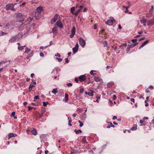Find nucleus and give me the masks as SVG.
Masks as SVG:
<instances>
[{
	"label": "nucleus",
	"mask_w": 154,
	"mask_h": 154,
	"mask_svg": "<svg viewBox=\"0 0 154 154\" xmlns=\"http://www.w3.org/2000/svg\"><path fill=\"white\" fill-rule=\"evenodd\" d=\"M14 25L13 22H11L10 23H8L6 25L5 27L7 29L10 31L13 29Z\"/></svg>",
	"instance_id": "1"
},
{
	"label": "nucleus",
	"mask_w": 154,
	"mask_h": 154,
	"mask_svg": "<svg viewBox=\"0 0 154 154\" xmlns=\"http://www.w3.org/2000/svg\"><path fill=\"white\" fill-rule=\"evenodd\" d=\"M42 9V8L41 7H38L36 9L35 11V16L36 19H38V17L40 15Z\"/></svg>",
	"instance_id": "2"
},
{
	"label": "nucleus",
	"mask_w": 154,
	"mask_h": 154,
	"mask_svg": "<svg viewBox=\"0 0 154 154\" xmlns=\"http://www.w3.org/2000/svg\"><path fill=\"white\" fill-rule=\"evenodd\" d=\"M115 22V20L112 17L110 18V19L108 20L106 22V23L108 25L111 26Z\"/></svg>",
	"instance_id": "3"
},
{
	"label": "nucleus",
	"mask_w": 154,
	"mask_h": 154,
	"mask_svg": "<svg viewBox=\"0 0 154 154\" xmlns=\"http://www.w3.org/2000/svg\"><path fill=\"white\" fill-rule=\"evenodd\" d=\"M19 39L17 35L13 36L9 40V42L10 43H12L15 42L16 41H18Z\"/></svg>",
	"instance_id": "4"
},
{
	"label": "nucleus",
	"mask_w": 154,
	"mask_h": 154,
	"mask_svg": "<svg viewBox=\"0 0 154 154\" xmlns=\"http://www.w3.org/2000/svg\"><path fill=\"white\" fill-rule=\"evenodd\" d=\"M79 42L80 45L83 47L84 48L85 45V42L83 40L82 37H80L79 39Z\"/></svg>",
	"instance_id": "5"
},
{
	"label": "nucleus",
	"mask_w": 154,
	"mask_h": 154,
	"mask_svg": "<svg viewBox=\"0 0 154 154\" xmlns=\"http://www.w3.org/2000/svg\"><path fill=\"white\" fill-rule=\"evenodd\" d=\"M58 15L57 14H56L54 17L51 20V24H52L55 22V21L58 19Z\"/></svg>",
	"instance_id": "6"
},
{
	"label": "nucleus",
	"mask_w": 154,
	"mask_h": 154,
	"mask_svg": "<svg viewBox=\"0 0 154 154\" xmlns=\"http://www.w3.org/2000/svg\"><path fill=\"white\" fill-rule=\"evenodd\" d=\"M71 34L70 36V37L71 38H72V37H73L74 36V35L75 34V28L74 26H73V27L72 28V29L71 30Z\"/></svg>",
	"instance_id": "7"
},
{
	"label": "nucleus",
	"mask_w": 154,
	"mask_h": 154,
	"mask_svg": "<svg viewBox=\"0 0 154 154\" xmlns=\"http://www.w3.org/2000/svg\"><path fill=\"white\" fill-rule=\"evenodd\" d=\"M154 24V17L148 21L147 22L148 26H152Z\"/></svg>",
	"instance_id": "8"
},
{
	"label": "nucleus",
	"mask_w": 154,
	"mask_h": 154,
	"mask_svg": "<svg viewBox=\"0 0 154 154\" xmlns=\"http://www.w3.org/2000/svg\"><path fill=\"white\" fill-rule=\"evenodd\" d=\"M56 24L60 28H62L63 27V25L61 22L60 19L56 23Z\"/></svg>",
	"instance_id": "9"
},
{
	"label": "nucleus",
	"mask_w": 154,
	"mask_h": 154,
	"mask_svg": "<svg viewBox=\"0 0 154 154\" xmlns=\"http://www.w3.org/2000/svg\"><path fill=\"white\" fill-rule=\"evenodd\" d=\"M26 27V25L24 23H22L19 26V28L21 30H23Z\"/></svg>",
	"instance_id": "10"
},
{
	"label": "nucleus",
	"mask_w": 154,
	"mask_h": 154,
	"mask_svg": "<svg viewBox=\"0 0 154 154\" xmlns=\"http://www.w3.org/2000/svg\"><path fill=\"white\" fill-rule=\"evenodd\" d=\"M58 30V28L57 26H54L52 29L51 33H53V34L55 35L56 33V32Z\"/></svg>",
	"instance_id": "11"
},
{
	"label": "nucleus",
	"mask_w": 154,
	"mask_h": 154,
	"mask_svg": "<svg viewBox=\"0 0 154 154\" xmlns=\"http://www.w3.org/2000/svg\"><path fill=\"white\" fill-rule=\"evenodd\" d=\"M86 77L84 75H82L79 77V80L81 82L84 81V80L86 79Z\"/></svg>",
	"instance_id": "12"
},
{
	"label": "nucleus",
	"mask_w": 154,
	"mask_h": 154,
	"mask_svg": "<svg viewBox=\"0 0 154 154\" xmlns=\"http://www.w3.org/2000/svg\"><path fill=\"white\" fill-rule=\"evenodd\" d=\"M149 42V40H146L139 48V49H140L145 46Z\"/></svg>",
	"instance_id": "13"
},
{
	"label": "nucleus",
	"mask_w": 154,
	"mask_h": 154,
	"mask_svg": "<svg viewBox=\"0 0 154 154\" xmlns=\"http://www.w3.org/2000/svg\"><path fill=\"white\" fill-rule=\"evenodd\" d=\"M13 4H8L6 6V9L7 10H9V8H11L12 6L13 5Z\"/></svg>",
	"instance_id": "14"
},
{
	"label": "nucleus",
	"mask_w": 154,
	"mask_h": 154,
	"mask_svg": "<svg viewBox=\"0 0 154 154\" xmlns=\"http://www.w3.org/2000/svg\"><path fill=\"white\" fill-rule=\"evenodd\" d=\"M94 92L93 91H90L88 92H85V94H88L89 96H93V95H94V94H93Z\"/></svg>",
	"instance_id": "15"
},
{
	"label": "nucleus",
	"mask_w": 154,
	"mask_h": 154,
	"mask_svg": "<svg viewBox=\"0 0 154 154\" xmlns=\"http://www.w3.org/2000/svg\"><path fill=\"white\" fill-rule=\"evenodd\" d=\"M137 125H134L131 128L130 130L132 131H135L137 129Z\"/></svg>",
	"instance_id": "16"
},
{
	"label": "nucleus",
	"mask_w": 154,
	"mask_h": 154,
	"mask_svg": "<svg viewBox=\"0 0 154 154\" xmlns=\"http://www.w3.org/2000/svg\"><path fill=\"white\" fill-rule=\"evenodd\" d=\"M31 133L34 135H36L37 134V131H36L35 129L34 128L31 131Z\"/></svg>",
	"instance_id": "17"
},
{
	"label": "nucleus",
	"mask_w": 154,
	"mask_h": 154,
	"mask_svg": "<svg viewBox=\"0 0 154 154\" xmlns=\"http://www.w3.org/2000/svg\"><path fill=\"white\" fill-rule=\"evenodd\" d=\"M113 84L114 83L112 82H109L107 85V87L108 88H110L113 85Z\"/></svg>",
	"instance_id": "18"
},
{
	"label": "nucleus",
	"mask_w": 154,
	"mask_h": 154,
	"mask_svg": "<svg viewBox=\"0 0 154 154\" xmlns=\"http://www.w3.org/2000/svg\"><path fill=\"white\" fill-rule=\"evenodd\" d=\"M25 50H26L24 52L25 54H28L31 51L30 49L27 47H26L25 48Z\"/></svg>",
	"instance_id": "19"
},
{
	"label": "nucleus",
	"mask_w": 154,
	"mask_h": 154,
	"mask_svg": "<svg viewBox=\"0 0 154 154\" xmlns=\"http://www.w3.org/2000/svg\"><path fill=\"white\" fill-rule=\"evenodd\" d=\"M15 135V134H14L13 133L9 134L8 135V139H10L12 137H15V136H14Z\"/></svg>",
	"instance_id": "20"
},
{
	"label": "nucleus",
	"mask_w": 154,
	"mask_h": 154,
	"mask_svg": "<svg viewBox=\"0 0 154 154\" xmlns=\"http://www.w3.org/2000/svg\"><path fill=\"white\" fill-rule=\"evenodd\" d=\"M81 11V9H79L76 11H75L74 12V14L75 16H77L78 15V14Z\"/></svg>",
	"instance_id": "21"
},
{
	"label": "nucleus",
	"mask_w": 154,
	"mask_h": 154,
	"mask_svg": "<svg viewBox=\"0 0 154 154\" xmlns=\"http://www.w3.org/2000/svg\"><path fill=\"white\" fill-rule=\"evenodd\" d=\"M64 98L65 99V101L66 102L68 100V95L66 93L65 94Z\"/></svg>",
	"instance_id": "22"
},
{
	"label": "nucleus",
	"mask_w": 154,
	"mask_h": 154,
	"mask_svg": "<svg viewBox=\"0 0 154 154\" xmlns=\"http://www.w3.org/2000/svg\"><path fill=\"white\" fill-rule=\"evenodd\" d=\"M26 46V45H25L24 46H18V49L19 50L22 51L23 49L24 48H25Z\"/></svg>",
	"instance_id": "23"
},
{
	"label": "nucleus",
	"mask_w": 154,
	"mask_h": 154,
	"mask_svg": "<svg viewBox=\"0 0 154 154\" xmlns=\"http://www.w3.org/2000/svg\"><path fill=\"white\" fill-rule=\"evenodd\" d=\"M78 49L75 47L73 48L72 50L73 52V53L74 54H75V53H76L78 51Z\"/></svg>",
	"instance_id": "24"
},
{
	"label": "nucleus",
	"mask_w": 154,
	"mask_h": 154,
	"mask_svg": "<svg viewBox=\"0 0 154 154\" xmlns=\"http://www.w3.org/2000/svg\"><path fill=\"white\" fill-rule=\"evenodd\" d=\"M111 127H112L114 128L115 127V126L112 125V124L111 122L110 123V124L107 126V128H110Z\"/></svg>",
	"instance_id": "25"
},
{
	"label": "nucleus",
	"mask_w": 154,
	"mask_h": 154,
	"mask_svg": "<svg viewBox=\"0 0 154 154\" xmlns=\"http://www.w3.org/2000/svg\"><path fill=\"white\" fill-rule=\"evenodd\" d=\"M52 92L54 94H56V93L58 92L57 89L56 88L54 89L52 91Z\"/></svg>",
	"instance_id": "26"
},
{
	"label": "nucleus",
	"mask_w": 154,
	"mask_h": 154,
	"mask_svg": "<svg viewBox=\"0 0 154 154\" xmlns=\"http://www.w3.org/2000/svg\"><path fill=\"white\" fill-rule=\"evenodd\" d=\"M74 131L77 134H79L81 133L82 132V131L81 130H76L75 129Z\"/></svg>",
	"instance_id": "27"
},
{
	"label": "nucleus",
	"mask_w": 154,
	"mask_h": 154,
	"mask_svg": "<svg viewBox=\"0 0 154 154\" xmlns=\"http://www.w3.org/2000/svg\"><path fill=\"white\" fill-rule=\"evenodd\" d=\"M94 80L97 82L100 81V78L98 77H96V76H94Z\"/></svg>",
	"instance_id": "28"
},
{
	"label": "nucleus",
	"mask_w": 154,
	"mask_h": 154,
	"mask_svg": "<svg viewBox=\"0 0 154 154\" xmlns=\"http://www.w3.org/2000/svg\"><path fill=\"white\" fill-rule=\"evenodd\" d=\"M140 21L141 23L143 24L146 23V21L144 18H143L142 19L140 20Z\"/></svg>",
	"instance_id": "29"
},
{
	"label": "nucleus",
	"mask_w": 154,
	"mask_h": 154,
	"mask_svg": "<svg viewBox=\"0 0 154 154\" xmlns=\"http://www.w3.org/2000/svg\"><path fill=\"white\" fill-rule=\"evenodd\" d=\"M9 9V10H10L12 11H16V9L14 8V5H13H13L12 6L11 8H9V9Z\"/></svg>",
	"instance_id": "30"
},
{
	"label": "nucleus",
	"mask_w": 154,
	"mask_h": 154,
	"mask_svg": "<svg viewBox=\"0 0 154 154\" xmlns=\"http://www.w3.org/2000/svg\"><path fill=\"white\" fill-rule=\"evenodd\" d=\"M96 72V70H92L91 71V72H90V74H91V75H93V76H94L96 74V73H94V72Z\"/></svg>",
	"instance_id": "31"
},
{
	"label": "nucleus",
	"mask_w": 154,
	"mask_h": 154,
	"mask_svg": "<svg viewBox=\"0 0 154 154\" xmlns=\"http://www.w3.org/2000/svg\"><path fill=\"white\" fill-rule=\"evenodd\" d=\"M137 44V43H134L133 44H131L130 45H129V46H130V47L131 48H134L135 46H136Z\"/></svg>",
	"instance_id": "32"
},
{
	"label": "nucleus",
	"mask_w": 154,
	"mask_h": 154,
	"mask_svg": "<svg viewBox=\"0 0 154 154\" xmlns=\"http://www.w3.org/2000/svg\"><path fill=\"white\" fill-rule=\"evenodd\" d=\"M74 10H75V8L74 7H72L71 8L70 11L71 12V13L74 14Z\"/></svg>",
	"instance_id": "33"
},
{
	"label": "nucleus",
	"mask_w": 154,
	"mask_h": 154,
	"mask_svg": "<svg viewBox=\"0 0 154 154\" xmlns=\"http://www.w3.org/2000/svg\"><path fill=\"white\" fill-rule=\"evenodd\" d=\"M152 12L150 13L149 12V13L146 15V17L148 18L150 17L152 15Z\"/></svg>",
	"instance_id": "34"
},
{
	"label": "nucleus",
	"mask_w": 154,
	"mask_h": 154,
	"mask_svg": "<svg viewBox=\"0 0 154 154\" xmlns=\"http://www.w3.org/2000/svg\"><path fill=\"white\" fill-rule=\"evenodd\" d=\"M7 62V61H2L1 62H0V66L1 65V64H2L3 63H6ZM2 68L0 69V70H1L2 69Z\"/></svg>",
	"instance_id": "35"
},
{
	"label": "nucleus",
	"mask_w": 154,
	"mask_h": 154,
	"mask_svg": "<svg viewBox=\"0 0 154 154\" xmlns=\"http://www.w3.org/2000/svg\"><path fill=\"white\" fill-rule=\"evenodd\" d=\"M131 41L134 43H137V39H132Z\"/></svg>",
	"instance_id": "36"
},
{
	"label": "nucleus",
	"mask_w": 154,
	"mask_h": 154,
	"mask_svg": "<svg viewBox=\"0 0 154 154\" xmlns=\"http://www.w3.org/2000/svg\"><path fill=\"white\" fill-rule=\"evenodd\" d=\"M43 105L44 106H47V105L48 104V102H43Z\"/></svg>",
	"instance_id": "37"
},
{
	"label": "nucleus",
	"mask_w": 154,
	"mask_h": 154,
	"mask_svg": "<svg viewBox=\"0 0 154 154\" xmlns=\"http://www.w3.org/2000/svg\"><path fill=\"white\" fill-rule=\"evenodd\" d=\"M143 121L142 120H140V122L141 124V126L145 125V124L143 123Z\"/></svg>",
	"instance_id": "38"
},
{
	"label": "nucleus",
	"mask_w": 154,
	"mask_h": 154,
	"mask_svg": "<svg viewBox=\"0 0 154 154\" xmlns=\"http://www.w3.org/2000/svg\"><path fill=\"white\" fill-rule=\"evenodd\" d=\"M67 86L68 87H71L72 86V83H68L66 84Z\"/></svg>",
	"instance_id": "39"
},
{
	"label": "nucleus",
	"mask_w": 154,
	"mask_h": 154,
	"mask_svg": "<svg viewBox=\"0 0 154 154\" xmlns=\"http://www.w3.org/2000/svg\"><path fill=\"white\" fill-rule=\"evenodd\" d=\"M103 46L104 47H106L107 46V42L106 41L103 42Z\"/></svg>",
	"instance_id": "40"
},
{
	"label": "nucleus",
	"mask_w": 154,
	"mask_h": 154,
	"mask_svg": "<svg viewBox=\"0 0 154 154\" xmlns=\"http://www.w3.org/2000/svg\"><path fill=\"white\" fill-rule=\"evenodd\" d=\"M33 55V54L31 52L28 55V57H31Z\"/></svg>",
	"instance_id": "41"
},
{
	"label": "nucleus",
	"mask_w": 154,
	"mask_h": 154,
	"mask_svg": "<svg viewBox=\"0 0 154 154\" xmlns=\"http://www.w3.org/2000/svg\"><path fill=\"white\" fill-rule=\"evenodd\" d=\"M28 110L29 111L31 110L32 108H34V109H35V108H34V107H31L30 106H28Z\"/></svg>",
	"instance_id": "42"
},
{
	"label": "nucleus",
	"mask_w": 154,
	"mask_h": 154,
	"mask_svg": "<svg viewBox=\"0 0 154 154\" xmlns=\"http://www.w3.org/2000/svg\"><path fill=\"white\" fill-rule=\"evenodd\" d=\"M78 7H79V8H80L79 9H81V10L83 6H78V5H76V6L75 7V8H77Z\"/></svg>",
	"instance_id": "43"
},
{
	"label": "nucleus",
	"mask_w": 154,
	"mask_h": 154,
	"mask_svg": "<svg viewBox=\"0 0 154 154\" xmlns=\"http://www.w3.org/2000/svg\"><path fill=\"white\" fill-rule=\"evenodd\" d=\"M153 10V6H151V9L149 10V12L150 13L152 12V11Z\"/></svg>",
	"instance_id": "44"
},
{
	"label": "nucleus",
	"mask_w": 154,
	"mask_h": 154,
	"mask_svg": "<svg viewBox=\"0 0 154 154\" xmlns=\"http://www.w3.org/2000/svg\"><path fill=\"white\" fill-rule=\"evenodd\" d=\"M34 99L35 100H34V101H35V100L38 99L39 98L38 96H36L34 97Z\"/></svg>",
	"instance_id": "45"
},
{
	"label": "nucleus",
	"mask_w": 154,
	"mask_h": 154,
	"mask_svg": "<svg viewBox=\"0 0 154 154\" xmlns=\"http://www.w3.org/2000/svg\"><path fill=\"white\" fill-rule=\"evenodd\" d=\"M117 98L116 96L115 95H113L112 97V99L113 100H115Z\"/></svg>",
	"instance_id": "46"
},
{
	"label": "nucleus",
	"mask_w": 154,
	"mask_h": 154,
	"mask_svg": "<svg viewBox=\"0 0 154 154\" xmlns=\"http://www.w3.org/2000/svg\"><path fill=\"white\" fill-rule=\"evenodd\" d=\"M131 48V47H130V46H129V45H128V48H127V49H126V51H127V53H128V51H129L130 50V48Z\"/></svg>",
	"instance_id": "47"
},
{
	"label": "nucleus",
	"mask_w": 154,
	"mask_h": 154,
	"mask_svg": "<svg viewBox=\"0 0 154 154\" xmlns=\"http://www.w3.org/2000/svg\"><path fill=\"white\" fill-rule=\"evenodd\" d=\"M72 122V120H69V123H68V125H69L70 126H72V125L70 123L71 122Z\"/></svg>",
	"instance_id": "48"
},
{
	"label": "nucleus",
	"mask_w": 154,
	"mask_h": 154,
	"mask_svg": "<svg viewBox=\"0 0 154 154\" xmlns=\"http://www.w3.org/2000/svg\"><path fill=\"white\" fill-rule=\"evenodd\" d=\"M56 59L58 61H59V62H61L62 60V59L60 58H56Z\"/></svg>",
	"instance_id": "49"
},
{
	"label": "nucleus",
	"mask_w": 154,
	"mask_h": 154,
	"mask_svg": "<svg viewBox=\"0 0 154 154\" xmlns=\"http://www.w3.org/2000/svg\"><path fill=\"white\" fill-rule=\"evenodd\" d=\"M4 35V32L3 31L0 32V36L3 35Z\"/></svg>",
	"instance_id": "50"
},
{
	"label": "nucleus",
	"mask_w": 154,
	"mask_h": 154,
	"mask_svg": "<svg viewBox=\"0 0 154 154\" xmlns=\"http://www.w3.org/2000/svg\"><path fill=\"white\" fill-rule=\"evenodd\" d=\"M53 44V42H52V41H51L50 42V44L49 45H48V46H45V48H47L48 46H51V45H52Z\"/></svg>",
	"instance_id": "51"
},
{
	"label": "nucleus",
	"mask_w": 154,
	"mask_h": 154,
	"mask_svg": "<svg viewBox=\"0 0 154 154\" xmlns=\"http://www.w3.org/2000/svg\"><path fill=\"white\" fill-rule=\"evenodd\" d=\"M82 141L84 143H85L86 142V139L85 138V137H83V138H82Z\"/></svg>",
	"instance_id": "52"
},
{
	"label": "nucleus",
	"mask_w": 154,
	"mask_h": 154,
	"mask_svg": "<svg viewBox=\"0 0 154 154\" xmlns=\"http://www.w3.org/2000/svg\"><path fill=\"white\" fill-rule=\"evenodd\" d=\"M40 55L41 57H43L44 56V54L42 52H41L40 54Z\"/></svg>",
	"instance_id": "53"
},
{
	"label": "nucleus",
	"mask_w": 154,
	"mask_h": 154,
	"mask_svg": "<svg viewBox=\"0 0 154 154\" xmlns=\"http://www.w3.org/2000/svg\"><path fill=\"white\" fill-rule=\"evenodd\" d=\"M84 91V89H80V93H82Z\"/></svg>",
	"instance_id": "54"
},
{
	"label": "nucleus",
	"mask_w": 154,
	"mask_h": 154,
	"mask_svg": "<svg viewBox=\"0 0 154 154\" xmlns=\"http://www.w3.org/2000/svg\"><path fill=\"white\" fill-rule=\"evenodd\" d=\"M35 86L34 85H32V84H31L29 86V87L31 88V89H32V88Z\"/></svg>",
	"instance_id": "55"
},
{
	"label": "nucleus",
	"mask_w": 154,
	"mask_h": 154,
	"mask_svg": "<svg viewBox=\"0 0 154 154\" xmlns=\"http://www.w3.org/2000/svg\"><path fill=\"white\" fill-rule=\"evenodd\" d=\"M75 48H78V49L79 45H78V44L77 42L76 44V45H75Z\"/></svg>",
	"instance_id": "56"
},
{
	"label": "nucleus",
	"mask_w": 154,
	"mask_h": 154,
	"mask_svg": "<svg viewBox=\"0 0 154 154\" xmlns=\"http://www.w3.org/2000/svg\"><path fill=\"white\" fill-rule=\"evenodd\" d=\"M55 56H57V57H60V54L58 53H57L55 55Z\"/></svg>",
	"instance_id": "57"
},
{
	"label": "nucleus",
	"mask_w": 154,
	"mask_h": 154,
	"mask_svg": "<svg viewBox=\"0 0 154 154\" xmlns=\"http://www.w3.org/2000/svg\"><path fill=\"white\" fill-rule=\"evenodd\" d=\"M145 91L146 93H149L150 92V91L147 88L145 90Z\"/></svg>",
	"instance_id": "58"
},
{
	"label": "nucleus",
	"mask_w": 154,
	"mask_h": 154,
	"mask_svg": "<svg viewBox=\"0 0 154 154\" xmlns=\"http://www.w3.org/2000/svg\"><path fill=\"white\" fill-rule=\"evenodd\" d=\"M15 112H12V113H11V116H14L15 115Z\"/></svg>",
	"instance_id": "59"
},
{
	"label": "nucleus",
	"mask_w": 154,
	"mask_h": 154,
	"mask_svg": "<svg viewBox=\"0 0 154 154\" xmlns=\"http://www.w3.org/2000/svg\"><path fill=\"white\" fill-rule=\"evenodd\" d=\"M145 39V38L144 37H143V38H140L139 40V41H141L142 40H143L144 39Z\"/></svg>",
	"instance_id": "60"
},
{
	"label": "nucleus",
	"mask_w": 154,
	"mask_h": 154,
	"mask_svg": "<svg viewBox=\"0 0 154 154\" xmlns=\"http://www.w3.org/2000/svg\"><path fill=\"white\" fill-rule=\"evenodd\" d=\"M130 100L132 102H133L134 103V98H131L130 99Z\"/></svg>",
	"instance_id": "61"
},
{
	"label": "nucleus",
	"mask_w": 154,
	"mask_h": 154,
	"mask_svg": "<svg viewBox=\"0 0 154 154\" xmlns=\"http://www.w3.org/2000/svg\"><path fill=\"white\" fill-rule=\"evenodd\" d=\"M149 89H153V86H152V85H150V86H149Z\"/></svg>",
	"instance_id": "62"
},
{
	"label": "nucleus",
	"mask_w": 154,
	"mask_h": 154,
	"mask_svg": "<svg viewBox=\"0 0 154 154\" xmlns=\"http://www.w3.org/2000/svg\"><path fill=\"white\" fill-rule=\"evenodd\" d=\"M109 103L111 105H112L113 103H112V101H111L110 100H109Z\"/></svg>",
	"instance_id": "63"
},
{
	"label": "nucleus",
	"mask_w": 154,
	"mask_h": 154,
	"mask_svg": "<svg viewBox=\"0 0 154 154\" xmlns=\"http://www.w3.org/2000/svg\"><path fill=\"white\" fill-rule=\"evenodd\" d=\"M65 62L66 63H68L69 62V60L67 58L65 59Z\"/></svg>",
	"instance_id": "64"
}]
</instances>
